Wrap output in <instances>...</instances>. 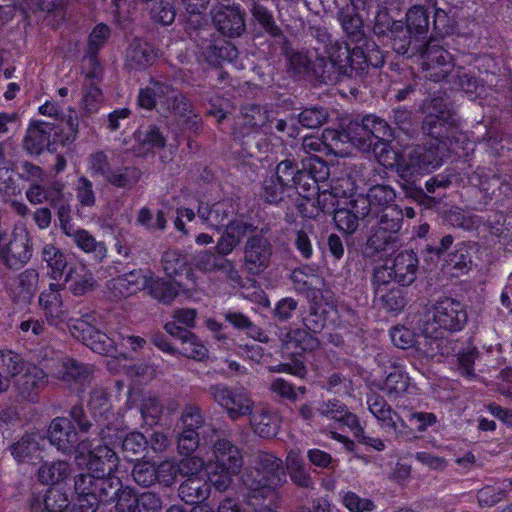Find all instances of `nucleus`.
I'll return each mask as SVG.
<instances>
[{"instance_id":"46","label":"nucleus","mask_w":512,"mask_h":512,"mask_svg":"<svg viewBox=\"0 0 512 512\" xmlns=\"http://www.w3.org/2000/svg\"><path fill=\"white\" fill-rule=\"evenodd\" d=\"M147 289L154 299L164 304H171L179 294L180 285L174 281L150 278Z\"/></svg>"},{"instance_id":"59","label":"nucleus","mask_w":512,"mask_h":512,"mask_svg":"<svg viewBox=\"0 0 512 512\" xmlns=\"http://www.w3.org/2000/svg\"><path fill=\"white\" fill-rule=\"evenodd\" d=\"M378 226L389 230L390 232L399 235L403 221V212L398 206H388L383 208L378 215Z\"/></svg>"},{"instance_id":"6","label":"nucleus","mask_w":512,"mask_h":512,"mask_svg":"<svg viewBox=\"0 0 512 512\" xmlns=\"http://www.w3.org/2000/svg\"><path fill=\"white\" fill-rule=\"evenodd\" d=\"M88 318H90L89 315H86L85 318L69 319L68 328L71 335L98 354L115 356L118 339L96 329L88 321Z\"/></svg>"},{"instance_id":"2","label":"nucleus","mask_w":512,"mask_h":512,"mask_svg":"<svg viewBox=\"0 0 512 512\" xmlns=\"http://www.w3.org/2000/svg\"><path fill=\"white\" fill-rule=\"evenodd\" d=\"M281 350L290 359V362L281 363L270 370L273 372H286L303 378L307 369L304 364V353L316 350L320 342L306 330L288 329L280 335Z\"/></svg>"},{"instance_id":"28","label":"nucleus","mask_w":512,"mask_h":512,"mask_svg":"<svg viewBox=\"0 0 512 512\" xmlns=\"http://www.w3.org/2000/svg\"><path fill=\"white\" fill-rule=\"evenodd\" d=\"M98 475L91 473H81L74 479V489L78 496V503L84 512L96 511V498Z\"/></svg>"},{"instance_id":"61","label":"nucleus","mask_w":512,"mask_h":512,"mask_svg":"<svg viewBox=\"0 0 512 512\" xmlns=\"http://www.w3.org/2000/svg\"><path fill=\"white\" fill-rule=\"evenodd\" d=\"M179 423L183 429L198 432L205 424L201 408L192 403L186 404L182 410Z\"/></svg>"},{"instance_id":"43","label":"nucleus","mask_w":512,"mask_h":512,"mask_svg":"<svg viewBox=\"0 0 512 512\" xmlns=\"http://www.w3.org/2000/svg\"><path fill=\"white\" fill-rule=\"evenodd\" d=\"M454 122V115L425 114L421 130L424 135L432 138L430 141H440L439 139L446 136L448 127Z\"/></svg>"},{"instance_id":"51","label":"nucleus","mask_w":512,"mask_h":512,"mask_svg":"<svg viewBox=\"0 0 512 512\" xmlns=\"http://www.w3.org/2000/svg\"><path fill=\"white\" fill-rule=\"evenodd\" d=\"M136 139L143 153L164 148L166 145V137L154 125L148 126L145 130L137 131Z\"/></svg>"},{"instance_id":"57","label":"nucleus","mask_w":512,"mask_h":512,"mask_svg":"<svg viewBox=\"0 0 512 512\" xmlns=\"http://www.w3.org/2000/svg\"><path fill=\"white\" fill-rule=\"evenodd\" d=\"M42 258L51 269V276L57 279L67 266L66 256L52 244L45 245L42 250Z\"/></svg>"},{"instance_id":"42","label":"nucleus","mask_w":512,"mask_h":512,"mask_svg":"<svg viewBox=\"0 0 512 512\" xmlns=\"http://www.w3.org/2000/svg\"><path fill=\"white\" fill-rule=\"evenodd\" d=\"M148 450V440L140 432H131L125 436L121 445V452L127 461L142 460Z\"/></svg>"},{"instance_id":"8","label":"nucleus","mask_w":512,"mask_h":512,"mask_svg":"<svg viewBox=\"0 0 512 512\" xmlns=\"http://www.w3.org/2000/svg\"><path fill=\"white\" fill-rule=\"evenodd\" d=\"M56 215L63 233L72 238L79 249L85 253L92 254L94 259L98 262L106 258L107 248L104 242L97 241L95 237L85 229L74 228L71 217V206L68 201L61 204L56 209Z\"/></svg>"},{"instance_id":"53","label":"nucleus","mask_w":512,"mask_h":512,"mask_svg":"<svg viewBox=\"0 0 512 512\" xmlns=\"http://www.w3.org/2000/svg\"><path fill=\"white\" fill-rule=\"evenodd\" d=\"M251 13L264 31L271 37L286 39L282 29L276 24L272 13L265 6L254 2Z\"/></svg>"},{"instance_id":"45","label":"nucleus","mask_w":512,"mask_h":512,"mask_svg":"<svg viewBox=\"0 0 512 512\" xmlns=\"http://www.w3.org/2000/svg\"><path fill=\"white\" fill-rule=\"evenodd\" d=\"M406 27L414 33L415 38L426 39L429 30V16L422 5H414L408 9Z\"/></svg>"},{"instance_id":"4","label":"nucleus","mask_w":512,"mask_h":512,"mask_svg":"<svg viewBox=\"0 0 512 512\" xmlns=\"http://www.w3.org/2000/svg\"><path fill=\"white\" fill-rule=\"evenodd\" d=\"M440 141H428L413 147L401 161L397 163V172L405 180L413 175L427 173L440 167L443 163V151Z\"/></svg>"},{"instance_id":"14","label":"nucleus","mask_w":512,"mask_h":512,"mask_svg":"<svg viewBox=\"0 0 512 512\" xmlns=\"http://www.w3.org/2000/svg\"><path fill=\"white\" fill-rule=\"evenodd\" d=\"M176 89L167 78H151L149 84L140 90L138 104L141 108L162 111L172 99Z\"/></svg>"},{"instance_id":"23","label":"nucleus","mask_w":512,"mask_h":512,"mask_svg":"<svg viewBox=\"0 0 512 512\" xmlns=\"http://www.w3.org/2000/svg\"><path fill=\"white\" fill-rule=\"evenodd\" d=\"M236 214V208L232 200H223L209 205L201 203L198 207L199 217L209 226L214 228L230 225L232 217Z\"/></svg>"},{"instance_id":"32","label":"nucleus","mask_w":512,"mask_h":512,"mask_svg":"<svg viewBox=\"0 0 512 512\" xmlns=\"http://www.w3.org/2000/svg\"><path fill=\"white\" fill-rule=\"evenodd\" d=\"M67 506V498L56 489H49L44 495L33 494L29 501L30 512H61Z\"/></svg>"},{"instance_id":"3","label":"nucleus","mask_w":512,"mask_h":512,"mask_svg":"<svg viewBox=\"0 0 512 512\" xmlns=\"http://www.w3.org/2000/svg\"><path fill=\"white\" fill-rule=\"evenodd\" d=\"M46 172L31 162L25 161L21 164L20 179L30 183L25 192L26 199L32 205H41L48 203L51 207L57 209L61 204L68 201L65 197V185L60 181H54L50 184H44Z\"/></svg>"},{"instance_id":"33","label":"nucleus","mask_w":512,"mask_h":512,"mask_svg":"<svg viewBox=\"0 0 512 512\" xmlns=\"http://www.w3.org/2000/svg\"><path fill=\"white\" fill-rule=\"evenodd\" d=\"M337 19L340 22L344 32L352 41L359 42L364 39L363 20L356 7H342L338 11Z\"/></svg>"},{"instance_id":"5","label":"nucleus","mask_w":512,"mask_h":512,"mask_svg":"<svg viewBox=\"0 0 512 512\" xmlns=\"http://www.w3.org/2000/svg\"><path fill=\"white\" fill-rule=\"evenodd\" d=\"M206 392L215 403L225 409L232 420L250 415L252 412L254 403L243 387L232 388L223 383H217L210 385Z\"/></svg>"},{"instance_id":"40","label":"nucleus","mask_w":512,"mask_h":512,"mask_svg":"<svg viewBox=\"0 0 512 512\" xmlns=\"http://www.w3.org/2000/svg\"><path fill=\"white\" fill-rule=\"evenodd\" d=\"M399 240L396 235L385 228L378 225L372 228V233L366 242V254L373 256L376 253L386 251L390 247H395Z\"/></svg>"},{"instance_id":"35","label":"nucleus","mask_w":512,"mask_h":512,"mask_svg":"<svg viewBox=\"0 0 512 512\" xmlns=\"http://www.w3.org/2000/svg\"><path fill=\"white\" fill-rule=\"evenodd\" d=\"M169 469V463L163 462L156 466L149 461H138L132 470L134 481L143 487H150L161 479V473Z\"/></svg>"},{"instance_id":"63","label":"nucleus","mask_w":512,"mask_h":512,"mask_svg":"<svg viewBox=\"0 0 512 512\" xmlns=\"http://www.w3.org/2000/svg\"><path fill=\"white\" fill-rule=\"evenodd\" d=\"M366 127L369 128L371 139L373 142L376 140L392 141L394 138L393 132L389 124L384 120L374 115L365 116Z\"/></svg>"},{"instance_id":"30","label":"nucleus","mask_w":512,"mask_h":512,"mask_svg":"<svg viewBox=\"0 0 512 512\" xmlns=\"http://www.w3.org/2000/svg\"><path fill=\"white\" fill-rule=\"evenodd\" d=\"M391 41L393 50L400 55L412 57L420 53L424 48L419 44L420 39L415 38L414 33L409 30L402 22L396 24L394 30L391 32Z\"/></svg>"},{"instance_id":"47","label":"nucleus","mask_w":512,"mask_h":512,"mask_svg":"<svg viewBox=\"0 0 512 512\" xmlns=\"http://www.w3.org/2000/svg\"><path fill=\"white\" fill-rule=\"evenodd\" d=\"M251 425L254 432L263 438H270L277 434L278 420L270 411L261 409L251 417Z\"/></svg>"},{"instance_id":"64","label":"nucleus","mask_w":512,"mask_h":512,"mask_svg":"<svg viewBox=\"0 0 512 512\" xmlns=\"http://www.w3.org/2000/svg\"><path fill=\"white\" fill-rule=\"evenodd\" d=\"M328 119V112L323 107H309L298 115V122L306 128L315 129L322 126Z\"/></svg>"},{"instance_id":"36","label":"nucleus","mask_w":512,"mask_h":512,"mask_svg":"<svg viewBox=\"0 0 512 512\" xmlns=\"http://www.w3.org/2000/svg\"><path fill=\"white\" fill-rule=\"evenodd\" d=\"M41 436L37 433H26L13 442L9 450L17 462H28L40 450Z\"/></svg>"},{"instance_id":"24","label":"nucleus","mask_w":512,"mask_h":512,"mask_svg":"<svg viewBox=\"0 0 512 512\" xmlns=\"http://www.w3.org/2000/svg\"><path fill=\"white\" fill-rule=\"evenodd\" d=\"M285 471L289 474L291 482L297 487L311 490L315 488V482L299 448L288 450L285 458Z\"/></svg>"},{"instance_id":"22","label":"nucleus","mask_w":512,"mask_h":512,"mask_svg":"<svg viewBox=\"0 0 512 512\" xmlns=\"http://www.w3.org/2000/svg\"><path fill=\"white\" fill-rule=\"evenodd\" d=\"M47 382V374L33 365L15 379L14 388L20 400L34 401Z\"/></svg>"},{"instance_id":"27","label":"nucleus","mask_w":512,"mask_h":512,"mask_svg":"<svg viewBox=\"0 0 512 512\" xmlns=\"http://www.w3.org/2000/svg\"><path fill=\"white\" fill-rule=\"evenodd\" d=\"M217 464L230 473H239L243 466L240 449L228 439H218L213 446Z\"/></svg>"},{"instance_id":"17","label":"nucleus","mask_w":512,"mask_h":512,"mask_svg":"<svg viewBox=\"0 0 512 512\" xmlns=\"http://www.w3.org/2000/svg\"><path fill=\"white\" fill-rule=\"evenodd\" d=\"M48 439L50 443L59 451L70 454L76 453L78 443V433L70 419L65 417L55 418L48 430Z\"/></svg>"},{"instance_id":"7","label":"nucleus","mask_w":512,"mask_h":512,"mask_svg":"<svg viewBox=\"0 0 512 512\" xmlns=\"http://www.w3.org/2000/svg\"><path fill=\"white\" fill-rule=\"evenodd\" d=\"M327 57L317 56L312 60L309 81L318 84H332L343 78L340 64L347 57V45L335 42L326 49Z\"/></svg>"},{"instance_id":"19","label":"nucleus","mask_w":512,"mask_h":512,"mask_svg":"<svg viewBox=\"0 0 512 512\" xmlns=\"http://www.w3.org/2000/svg\"><path fill=\"white\" fill-rule=\"evenodd\" d=\"M206 35H209L206 29H202L197 33V36H199L198 46L201 55L210 65L219 66L224 60H232L236 57L237 50L234 46L222 39H208L205 37Z\"/></svg>"},{"instance_id":"50","label":"nucleus","mask_w":512,"mask_h":512,"mask_svg":"<svg viewBox=\"0 0 512 512\" xmlns=\"http://www.w3.org/2000/svg\"><path fill=\"white\" fill-rule=\"evenodd\" d=\"M341 198H346V190L341 185H333L329 190H319L316 202L320 211L334 215L335 211L340 208Z\"/></svg>"},{"instance_id":"48","label":"nucleus","mask_w":512,"mask_h":512,"mask_svg":"<svg viewBox=\"0 0 512 512\" xmlns=\"http://www.w3.org/2000/svg\"><path fill=\"white\" fill-rule=\"evenodd\" d=\"M97 483V494L96 498V509L100 501H115L116 495L121 490V480L111 474H98Z\"/></svg>"},{"instance_id":"20","label":"nucleus","mask_w":512,"mask_h":512,"mask_svg":"<svg viewBox=\"0 0 512 512\" xmlns=\"http://www.w3.org/2000/svg\"><path fill=\"white\" fill-rule=\"evenodd\" d=\"M64 287L58 283H51L48 289L43 290L39 295V305L44 310L48 323L58 327L67 318L66 312L63 310L61 291Z\"/></svg>"},{"instance_id":"62","label":"nucleus","mask_w":512,"mask_h":512,"mask_svg":"<svg viewBox=\"0 0 512 512\" xmlns=\"http://www.w3.org/2000/svg\"><path fill=\"white\" fill-rule=\"evenodd\" d=\"M469 181L474 187H478L479 190L484 193L485 201L490 195L495 193L496 189L499 188L501 184L500 177L498 175H486L483 171H475L469 177Z\"/></svg>"},{"instance_id":"34","label":"nucleus","mask_w":512,"mask_h":512,"mask_svg":"<svg viewBox=\"0 0 512 512\" xmlns=\"http://www.w3.org/2000/svg\"><path fill=\"white\" fill-rule=\"evenodd\" d=\"M210 493V484L199 477L187 478L178 488V495L187 504H198Z\"/></svg>"},{"instance_id":"13","label":"nucleus","mask_w":512,"mask_h":512,"mask_svg":"<svg viewBox=\"0 0 512 512\" xmlns=\"http://www.w3.org/2000/svg\"><path fill=\"white\" fill-rule=\"evenodd\" d=\"M264 229L259 234L250 236L244 247L245 265L249 272L259 274L270 264L273 247L270 240L263 235Z\"/></svg>"},{"instance_id":"11","label":"nucleus","mask_w":512,"mask_h":512,"mask_svg":"<svg viewBox=\"0 0 512 512\" xmlns=\"http://www.w3.org/2000/svg\"><path fill=\"white\" fill-rule=\"evenodd\" d=\"M270 111L256 103H246L240 108V113L233 126V136L242 141L245 137L260 133L271 123Z\"/></svg>"},{"instance_id":"15","label":"nucleus","mask_w":512,"mask_h":512,"mask_svg":"<svg viewBox=\"0 0 512 512\" xmlns=\"http://www.w3.org/2000/svg\"><path fill=\"white\" fill-rule=\"evenodd\" d=\"M52 135H58L56 124L45 121L31 122L23 139V148L30 155H40L49 150L52 143L56 142Z\"/></svg>"},{"instance_id":"16","label":"nucleus","mask_w":512,"mask_h":512,"mask_svg":"<svg viewBox=\"0 0 512 512\" xmlns=\"http://www.w3.org/2000/svg\"><path fill=\"white\" fill-rule=\"evenodd\" d=\"M217 30L226 37H239L246 29L244 14L239 6L221 4L212 10Z\"/></svg>"},{"instance_id":"44","label":"nucleus","mask_w":512,"mask_h":512,"mask_svg":"<svg viewBox=\"0 0 512 512\" xmlns=\"http://www.w3.org/2000/svg\"><path fill=\"white\" fill-rule=\"evenodd\" d=\"M368 55L359 48L350 49L347 46V57L340 64V72L343 78H353L360 76L368 67Z\"/></svg>"},{"instance_id":"31","label":"nucleus","mask_w":512,"mask_h":512,"mask_svg":"<svg viewBox=\"0 0 512 512\" xmlns=\"http://www.w3.org/2000/svg\"><path fill=\"white\" fill-rule=\"evenodd\" d=\"M155 58L153 47L139 39H134L126 50V63L131 69H145L153 64Z\"/></svg>"},{"instance_id":"21","label":"nucleus","mask_w":512,"mask_h":512,"mask_svg":"<svg viewBox=\"0 0 512 512\" xmlns=\"http://www.w3.org/2000/svg\"><path fill=\"white\" fill-rule=\"evenodd\" d=\"M31 256L32 247L28 235H15L3 246L0 261L9 269H19L30 260Z\"/></svg>"},{"instance_id":"37","label":"nucleus","mask_w":512,"mask_h":512,"mask_svg":"<svg viewBox=\"0 0 512 512\" xmlns=\"http://www.w3.org/2000/svg\"><path fill=\"white\" fill-rule=\"evenodd\" d=\"M71 472V465L66 461L44 462L38 469L37 478L42 484L54 485L66 480Z\"/></svg>"},{"instance_id":"26","label":"nucleus","mask_w":512,"mask_h":512,"mask_svg":"<svg viewBox=\"0 0 512 512\" xmlns=\"http://www.w3.org/2000/svg\"><path fill=\"white\" fill-rule=\"evenodd\" d=\"M419 266V260L413 251H401L391 263V269L394 273V281L401 286L411 285L416 277Z\"/></svg>"},{"instance_id":"38","label":"nucleus","mask_w":512,"mask_h":512,"mask_svg":"<svg viewBox=\"0 0 512 512\" xmlns=\"http://www.w3.org/2000/svg\"><path fill=\"white\" fill-rule=\"evenodd\" d=\"M226 230L220 237L216 249L217 252L226 256L230 254L234 248L241 242L242 238L246 235L247 230L250 228L245 222H233L230 225L225 226Z\"/></svg>"},{"instance_id":"10","label":"nucleus","mask_w":512,"mask_h":512,"mask_svg":"<svg viewBox=\"0 0 512 512\" xmlns=\"http://www.w3.org/2000/svg\"><path fill=\"white\" fill-rule=\"evenodd\" d=\"M75 460L79 466L101 474H111L118 465V456L108 445L92 447L88 439L80 440Z\"/></svg>"},{"instance_id":"29","label":"nucleus","mask_w":512,"mask_h":512,"mask_svg":"<svg viewBox=\"0 0 512 512\" xmlns=\"http://www.w3.org/2000/svg\"><path fill=\"white\" fill-rule=\"evenodd\" d=\"M92 374V368L73 358H64L58 365L56 377L68 386L84 385Z\"/></svg>"},{"instance_id":"25","label":"nucleus","mask_w":512,"mask_h":512,"mask_svg":"<svg viewBox=\"0 0 512 512\" xmlns=\"http://www.w3.org/2000/svg\"><path fill=\"white\" fill-rule=\"evenodd\" d=\"M148 283L149 279L143 274L142 270H133L111 279L107 283V288L114 297L121 298L130 296L143 288H147Z\"/></svg>"},{"instance_id":"12","label":"nucleus","mask_w":512,"mask_h":512,"mask_svg":"<svg viewBox=\"0 0 512 512\" xmlns=\"http://www.w3.org/2000/svg\"><path fill=\"white\" fill-rule=\"evenodd\" d=\"M420 57L425 78L434 82L447 78L455 66L453 57L447 50L431 43L424 45Z\"/></svg>"},{"instance_id":"39","label":"nucleus","mask_w":512,"mask_h":512,"mask_svg":"<svg viewBox=\"0 0 512 512\" xmlns=\"http://www.w3.org/2000/svg\"><path fill=\"white\" fill-rule=\"evenodd\" d=\"M223 317L225 321L231 324L235 329L245 331L249 337L262 343H268L270 341L269 336L243 313L228 310L223 314Z\"/></svg>"},{"instance_id":"41","label":"nucleus","mask_w":512,"mask_h":512,"mask_svg":"<svg viewBox=\"0 0 512 512\" xmlns=\"http://www.w3.org/2000/svg\"><path fill=\"white\" fill-rule=\"evenodd\" d=\"M141 178V171L135 166H122L111 169L105 181L113 187L130 190Z\"/></svg>"},{"instance_id":"49","label":"nucleus","mask_w":512,"mask_h":512,"mask_svg":"<svg viewBox=\"0 0 512 512\" xmlns=\"http://www.w3.org/2000/svg\"><path fill=\"white\" fill-rule=\"evenodd\" d=\"M285 55L288 72L294 77L308 80L313 59L307 53L295 50H286Z\"/></svg>"},{"instance_id":"60","label":"nucleus","mask_w":512,"mask_h":512,"mask_svg":"<svg viewBox=\"0 0 512 512\" xmlns=\"http://www.w3.org/2000/svg\"><path fill=\"white\" fill-rule=\"evenodd\" d=\"M150 15L155 22L168 26L174 22L176 10L170 0H153Z\"/></svg>"},{"instance_id":"18","label":"nucleus","mask_w":512,"mask_h":512,"mask_svg":"<svg viewBox=\"0 0 512 512\" xmlns=\"http://www.w3.org/2000/svg\"><path fill=\"white\" fill-rule=\"evenodd\" d=\"M164 328L168 334L180 340V353L183 356L196 361H204L208 358L207 347L193 332L178 326L175 322L166 323Z\"/></svg>"},{"instance_id":"1","label":"nucleus","mask_w":512,"mask_h":512,"mask_svg":"<svg viewBox=\"0 0 512 512\" xmlns=\"http://www.w3.org/2000/svg\"><path fill=\"white\" fill-rule=\"evenodd\" d=\"M251 463L242 477L250 505L256 506L260 500L275 502L277 489L287 482L285 462L271 452L257 450L251 455Z\"/></svg>"},{"instance_id":"52","label":"nucleus","mask_w":512,"mask_h":512,"mask_svg":"<svg viewBox=\"0 0 512 512\" xmlns=\"http://www.w3.org/2000/svg\"><path fill=\"white\" fill-rule=\"evenodd\" d=\"M394 190L387 185H376L369 189L367 198L375 215H378L383 208L395 206L391 204L395 199Z\"/></svg>"},{"instance_id":"58","label":"nucleus","mask_w":512,"mask_h":512,"mask_svg":"<svg viewBox=\"0 0 512 512\" xmlns=\"http://www.w3.org/2000/svg\"><path fill=\"white\" fill-rule=\"evenodd\" d=\"M375 296L381 300L382 306L391 312H400L407 304L404 291L398 287H393L387 292L385 289H376Z\"/></svg>"},{"instance_id":"9","label":"nucleus","mask_w":512,"mask_h":512,"mask_svg":"<svg viewBox=\"0 0 512 512\" xmlns=\"http://www.w3.org/2000/svg\"><path fill=\"white\" fill-rule=\"evenodd\" d=\"M432 318L428 320L425 331L433 333L437 329L445 331H459L467 321L464 306L452 298L438 300L432 308Z\"/></svg>"},{"instance_id":"54","label":"nucleus","mask_w":512,"mask_h":512,"mask_svg":"<svg viewBox=\"0 0 512 512\" xmlns=\"http://www.w3.org/2000/svg\"><path fill=\"white\" fill-rule=\"evenodd\" d=\"M347 132L350 140L364 152H370L373 140L369 133V128L366 127L365 116L361 120H353L347 127Z\"/></svg>"},{"instance_id":"55","label":"nucleus","mask_w":512,"mask_h":512,"mask_svg":"<svg viewBox=\"0 0 512 512\" xmlns=\"http://www.w3.org/2000/svg\"><path fill=\"white\" fill-rule=\"evenodd\" d=\"M18 301L28 304L32 301L38 289L39 274L35 269H26L18 276Z\"/></svg>"},{"instance_id":"56","label":"nucleus","mask_w":512,"mask_h":512,"mask_svg":"<svg viewBox=\"0 0 512 512\" xmlns=\"http://www.w3.org/2000/svg\"><path fill=\"white\" fill-rule=\"evenodd\" d=\"M262 196L267 203L277 204L290 197L292 191L289 187L284 186L274 175H271L264 179L262 184Z\"/></svg>"}]
</instances>
